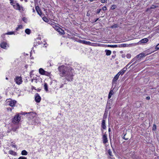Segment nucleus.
Segmentation results:
<instances>
[{"instance_id": "1", "label": "nucleus", "mask_w": 159, "mask_h": 159, "mask_svg": "<svg viewBox=\"0 0 159 159\" xmlns=\"http://www.w3.org/2000/svg\"><path fill=\"white\" fill-rule=\"evenodd\" d=\"M61 76H66V78L68 81H72L73 79V69L71 68H69L67 67L61 66L58 67Z\"/></svg>"}, {"instance_id": "2", "label": "nucleus", "mask_w": 159, "mask_h": 159, "mask_svg": "<svg viewBox=\"0 0 159 159\" xmlns=\"http://www.w3.org/2000/svg\"><path fill=\"white\" fill-rule=\"evenodd\" d=\"M24 114H27V117L30 119L33 118L36 115V113L33 112H25L24 113Z\"/></svg>"}, {"instance_id": "3", "label": "nucleus", "mask_w": 159, "mask_h": 159, "mask_svg": "<svg viewBox=\"0 0 159 159\" xmlns=\"http://www.w3.org/2000/svg\"><path fill=\"white\" fill-rule=\"evenodd\" d=\"M20 120V118L19 117L18 114L16 115L12 119V122L14 123H18Z\"/></svg>"}, {"instance_id": "4", "label": "nucleus", "mask_w": 159, "mask_h": 159, "mask_svg": "<svg viewBox=\"0 0 159 159\" xmlns=\"http://www.w3.org/2000/svg\"><path fill=\"white\" fill-rule=\"evenodd\" d=\"M14 80L16 83L19 85L20 84L22 81L21 77L16 76Z\"/></svg>"}, {"instance_id": "5", "label": "nucleus", "mask_w": 159, "mask_h": 159, "mask_svg": "<svg viewBox=\"0 0 159 159\" xmlns=\"http://www.w3.org/2000/svg\"><path fill=\"white\" fill-rule=\"evenodd\" d=\"M41 98L39 94L38 93L36 94L35 95V100L37 102H39L41 101Z\"/></svg>"}, {"instance_id": "6", "label": "nucleus", "mask_w": 159, "mask_h": 159, "mask_svg": "<svg viewBox=\"0 0 159 159\" xmlns=\"http://www.w3.org/2000/svg\"><path fill=\"white\" fill-rule=\"evenodd\" d=\"M16 101H10L7 102V103L11 107H13L16 103Z\"/></svg>"}, {"instance_id": "7", "label": "nucleus", "mask_w": 159, "mask_h": 159, "mask_svg": "<svg viewBox=\"0 0 159 159\" xmlns=\"http://www.w3.org/2000/svg\"><path fill=\"white\" fill-rule=\"evenodd\" d=\"M103 143L104 144L106 143L108 141L107 138V135L106 134H105L103 135Z\"/></svg>"}, {"instance_id": "8", "label": "nucleus", "mask_w": 159, "mask_h": 159, "mask_svg": "<svg viewBox=\"0 0 159 159\" xmlns=\"http://www.w3.org/2000/svg\"><path fill=\"white\" fill-rule=\"evenodd\" d=\"M145 55L144 53H141L137 55L135 57L136 59L137 60L138 58H142L143 57H145Z\"/></svg>"}, {"instance_id": "9", "label": "nucleus", "mask_w": 159, "mask_h": 159, "mask_svg": "<svg viewBox=\"0 0 159 159\" xmlns=\"http://www.w3.org/2000/svg\"><path fill=\"white\" fill-rule=\"evenodd\" d=\"M7 45V43L3 42L0 44V47L2 48L5 49L6 47V45Z\"/></svg>"}, {"instance_id": "10", "label": "nucleus", "mask_w": 159, "mask_h": 159, "mask_svg": "<svg viewBox=\"0 0 159 159\" xmlns=\"http://www.w3.org/2000/svg\"><path fill=\"white\" fill-rule=\"evenodd\" d=\"M101 126L103 129H105L106 126L105 125V120L103 119L102 121Z\"/></svg>"}, {"instance_id": "11", "label": "nucleus", "mask_w": 159, "mask_h": 159, "mask_svg": "<svg viewBox=\"0 0 159 159\" xmlns=\"http://www.w3.org/2000/svg\"><path fill=\"white\" fill-rule=\"evenodd\" d=\"M148 41V40L147 38H144L141 40L139 42L141 43H145L147 42Z\"/></svg>"}, {"instance_id": "12", "label": "nucleus", "mask_w": 159, "mask_h": 159, "mask_svg": "<svg viewBox=\"0 0 159 159\" xmlns=\"http://www.w3.org/2000/svg\"><path fill=\"white\" fill-rule=\"evenodd\" d=\"M119 73L120 72H119L115 77H114V78L113 79V82H115V81H116L118 79V78H119V76L120 75V74H119Z\"/></svg>"}, {"instance_id": "13", "label": "nucleus", "mask_w": 159, "mask_h": 159, "mask_svg": "<svg viewBox=\"0 0 159 159\" xmlns=\"http://www.w3.org/2000/svg\"><path fill=\"white\" fill-rule=\"evenodd\" d=\"M126 69L127 68L124 67L119 72H120L119 74L121 75H123L126 71Z\"/></svg>"}, {"instance_id": "14", "label": "nucleus", "mask_w": 159, "mask_h": 159, "mask_svg": "<svg viewBox=\"0 0 159 159\" xmlns=\"http://www.w3.org/2000/svg\"><path fill=\"white\" fill-rule=\"evenodd\" d=\"M45 71L42 68H40L39 70V73L41 75H44L45 74Z\"/></svg>"}, {"instance_id": "15", "label": "nucleus", "mask_w": 159, "mask_h": 159, "mask_svg": "<svg viewBox=\"0 0 159 159\" xmlns=\"http://www.w3.org/2000/svg\"><path fill=\"white\" fill-rule=\"evenodd\" d=\"M36 9V11L37 12H38V14L39 15H41V12L40 10L39 9V6H37L35 7Z\"/></svg>"}, {"instance_id": "16", "label": "nucleus", "mask_w": 159, "mask_h": 159, "mask_svg": "<svg viewBox=\"0 0 159 159\" xmlns=\"http://www.w3.org/2000/svg\"><path fill=\"white\" fill-rule=\"evenodd\" d=\"M113 93H114V92H113V90H111L109 93V94L108 95V98L109 99L111 97V96L113 94Z\"/></svg>"}, {"instance_id": "17", "label": "nucleus", "mask_w": 159, "mask_h": 159, "mask_svg": "<svg viewBox=\"0 0 159 159\" xmlns=\"http://www.w3.org/2000/svg\"><path fill=\"white\" fill-rule=\"evenodd\" d=\"M105 52H106V54L107 55L109 56L110 55L111 53V52L109 50H106Z\"/></svg>"}, {"instance_id": "18", "label": "nucleus", "mask_w": 159, "mask_h": 159, "mask_svg": "<svg viewBox=\"0 0 159 159\" xmlns=\"http://www.w3.org/2000/svg\"><path fill=\"white\" fill-rule=\"evenodd\" d=\"M25 33L28 34H29L31 33V30L29 29H27L25 30Z\"/></svg>"}, {"instance_id": "19", "label": "nucleus", "mask_w": 159, "mask_h": 159, "mask_svg": "<svg viewBox=\"0 0 159 159\" xmlns=\"http://www.w3.org/2000/svg\"><path fill=\"white\" fill-rule=\"evenodd\" d=\"M28 154V152L25 150H24L21 152V154L23 155H26Z\"/></svg>"}, {"instance_id": "20", "label": "nucleus", "mask_w": 159, "mask_h": 159, "mask_svg": "<svg viewBox=\"0 0 159 159\" xmlns=\"http://www.w3.org/2000/svg\"><path fill=\"white\" fill-rule=\"evenodd\" d=\"M39 120L37 119H35V121L34 122L32 123V125H36V124H38V123H39Z\"/></svg>"}, {"instance_id": "21", "label": "nucleus", "mask_w": 159, "mask_h": 159, "mask_svg": "<svg viewBox=\"0 0 159 159\" xmlns=\"http://www.w3.org/2000/svg\"><path fill=\"white\" fill-rule=\"evenodd\" d=\"M44 89L46 91H48V88L47 84L46 83H45L44 84Z\"/></svg>"}, {"instance_id": "22", "label": "nucleus", "mask_w": 159, "mask_h": 159, "mask_svg": "<svg viewBox=\"0 0 159 159\" xmlns=\"http://www.w3.org/2000/svg\"><path fill=\"white\" fill-rule=\"evenodd\" d=\"M118 27V25L117 24H115L114 25H112L111 27V28H116Z\"/></svg>"}, {"instance_id": "23", "label": "nucleus", "mask_w": 159, "mask_h": 159, "mask_svg": "<svg viewBox=\"0 0 159 159\" xmlns=\"http://www.w3.org/2000/svg\"><path fill=\"white\" fill-rule=\"evenodd\" d=\"M43 19L44 21L46 22H47L49 21L48 19L45 16H44L43 18Z\"/></svg>"}, {"instance_id": "24", "label": "nucleus", "mask_w": 159, "mask_h": 159, "mask_svg": "<svg viewBox=\"0 0 159 159\" xmlns=\"http://www.w3.org/2000/svg\"><path fill=\"white\" fill-rule=\"evenodd\" d=\"M108 47H111V48H116L118 47V46L117 45H108Z\"/></svg>"}, {"instance_id": "25", "label": "nucleus", "mask_w": 159, "mask_h": 159, "mask_svg": "<svg viewBox=\"0 0 159 159\" xmlns=\"http://www.w3.org/2000/svg\"><path fill=\"white\" fill-rule=\"evenodd\" d=\"M9 153L13 155H15L16 153L13 151L10 150L9 151Z\"/></svg>"}, {"instance_id": "26", "label": "nucleus", "mask_w": 159, "mask_h": 159, "mask_svg": "<svg viewBox=\"0 0 159 159\" xmlns=\"http://www.w3.org/2000/svg\"><path fill=\"white\" fill-rule=\"evenodd\" d=\"M137 59H136V58L135 57L129 63V64H130L131 63H132L133 62H134V61H136L137 60Z\"/></svg>"}, {"instance_id": "27", "label": "nucleus", "mask_w": 159, "mask_h": 159, "mask_svg": "<svg viewBox=\"0 0 159 159\" xmlns=\"http://www.w3.org/2000/svg\"><path fill=\"white\" fill-rule=\"evenodd\" d=\"M16 9H18L19 10H20V5L18 3H16Z\"/></svg>"}, {"instance_id": "28", "label": "nucleus", "mask_w": 159, "mask_h": 159, "mask_svg": "<svg viewBox=\"0 0 159 159\" xmlns=\"http://www.w3.org/2000/svg\"><path fill=\"white\" fill-rule=\"evenodd\" d=\"M82 43H84V44H89V43H90L89 42H87V41H86L85 40H83L82 41Z\"/></svg>"}, {"instance_id": "29", "label": "nucleus", "mask_w": 159, "mask_h": 159, "mask_svg": "<svg viewBox=\"0 0 159 159\" xmlns=\"http://www.w3.org/2000/svg\"><path fill=\"white\" fill-rule=\"evenodd\" d=\"M126 134H125L123 138L125 140H127L129 138L126 136Z\"/></svg>"}, {"instance_id": "30", "label": "nucleus", "mask_w": 159, "mask_h": 159, "mask_svg": "<svg viewBox=\"0 0 159 159\" xmlns=\"http://www.w3.org/2000/svg\"><path fill=\"white\" fill-rule=\"evenodd\" d=\"M156 129V125L155 124H153V127L152 128V130L154 131H155Z\"/></svg>"}, {"instance_id": "31", "label": "nucleus", "mask_w": 159, "mask_h": 159, "mask_svg": "<svg viewBox=\"0 0 159 159\" xmlns=\"http://www.w3.org/2000/svg\"><path fill=\"white\" fill-rule=\"evenodd\" d=\"M14 34V32H8L7 33H6V34Z\"/></svg>"}, {"instance_id": "32", "label": "nucleus", "mask_w": 159, "mask_h": 159, "mask_svg": "<svg viewBox=\"0 0 159 159\" xmlns=\"http://www.w3.org/2000/svg\"><path fill=\"white\" fill-rule=\"evenodd\" d=\"M157 6H156L155 5H152V6L150 7V9H154L156 7H157Z\"/></svg>"}, {"instance_id": "33", "label": "nucleus", "mask_w": 159, "mask_h": 159, "mask_svg": "<svg viewBox=\"0 0 159 159\" xmlns=\"http://www.w3.org/2000/svg\"><path fill=\"white\" fill-rule=\"evenodd\" d=\"M131 55L130 54H128L126 55V57L128 58H130L131 57Z\"/></svg>"}, {"instance_id": "34", "label": "nucleus", "mask_w": 159, "mask_h": 159, "mask_svg": "<svg viewBox=\"0 0 159 159\" xmlns=\"http://www.w3.org/2000/svg\"><path fill=\"white\" fill-rule=\"evenodd\" d=\"M50 75V74L47 72H46V71H45V74H44V75H47V76H49Z\"/></svg>"}, {"instance_id": "35", "label": "nucleus", "mask_w": 159, "mask_h": 159, "mask_svg": "<svg viewBox=\"0 0 159 159\" xmlns=\"http://www.w3.org/2000/svg\"><path fill=\"white\" fill-rule=\"evenodd\" d=\"M59 31L60 33H61V34H63L62 33H64V31L61 29H60V30H59Z\"/></svg>"}, {"instance_id": "36", "label": "nucleus", "mask_w": 159, "mask_h": 159, "mask_svg": "<svg viewBox=\"0 0 159 159\" xmlns=\"http://www.w3.org/2000/svg\"><path fill=\"white\" fill-rule=\"evenodd\" d=\"M18 159H27V158L25 157H20Z\"/></svg>"}, {"instance_id": "37", "label": "nucleus", "mask_w": 159, "mask_h": 159, "mask_svg": "<svg viewBox=\"0 0 159 159\" xmlns=\"http://www.w3.org/2000/svg\"><path fill=\"white\" fill-rule=\"evenodd\" d=\"M156 49H157V50L159 49V44H158L156 46Z\"/></svg>"}, {"instance_id": "38", "label": "nucleus", "mask_w": 159, "mask_h": 159, "mask_svg": "<svg viewBox=\"0 0 159 159\" xmlns=\"http://www.w3.org/2000/svg\"><path fill=\"white\" fill-rule=\"evenodd\" d=\"M102 9L104 10V11H105V10H106L107 9V7H106L105 6H104L102 8Z\"/></svg>"}, {"instance_id": "39", "label": "nucleus", "mask_w": 159, "mask_h": 159, "mask_svg": "<svg viewBox=\"0 0 159 159\" xmlns=\"http://www.w3.org/2000/svg\"><path fill=\"white\" fill-rule=\"evenodd\" d=\"M116 6L115 5H113L111 7V9H114L116 8Z\"/></svg>"}, {"instance_id": "40", "label": "nucleus", "mask_w": 159, "mask_h": 159, "mask_svg": "<svg viewBox=\"0 0 159 159\" xmlns=\"http://www.w3.org/2000/svg\"><path fill=\"white\" fill-rule=\"evenodd\" d=\"M17 129V128H13L12 129V130L14 131H15L16 129Z\"/></svg>"}, {"instance_id": "41", "label": "nucleus", "mask_w": 159, "mask_h": 159, "mask_svg": "<svg viewBox=\"0 0 159 159\" xmlns=\"http://www.w3.org/2000/svg\"><path fill=\"white\" fill-rule=\"evenodd\" d=\"M101 11V9H98L97 11V13L98 14L99 13H100V12Z\"/></svg>"}, {"instance_id": "42", "label": "nucleus", "mask_w": 159, "mask_h": 159, "mask_svg": "<svg viewBox=\"0 0 159 159\" xmlns=\"http://www.w3.org/2000/svg\"><path fill=\"white\" fill-rule=\"evenodd\" d=\"M11 1L10 2L11 4V5H13V0H10Z\"/></svg>"}, {"instance_id": "43", "label": "nucleus", "mask_w": 159, "mask_h": 159, "mask_svg": "<svg viewBox=\"0 0 159 159\" xmlns=\"http://www.w3.org/2000/svg\"><path fill=\"white\" fill-rule=\"evenodd\" d=\"M26 20V19L25 17H23L22 19L23 20V21H24V22H25V20Z\"/></svg>"}, {"instance_id": "44", "label": "nucleus", "mask_w": 159, "mask_h": 159, "mask_svg": "<svg viewBox=\"0 0 159 159\" xmlns=\"http://www.w3.org/2000/svg\"><path fill=\"white\" fill-rule=\"evenodd\" d=\"M18 26L19 29H21L22 28V25H18Z\"/></svg>"}, {"instance_id": "45", "label": "nucleus", "mask_w": 159, "mask_h": 159, "mask_svg": "<svg viewBox=\"0 0 159 159\" xmlns=\"http://www.w3.org/2000/svg\"><path fill=\"white\" fill-rule=\"evenodd\" d=\"M146 99L149 100L150 99V97L149 96H147L146 98Z\"/></svg>"}, {"instance_id": "46", "label": "nucleus", "mask_w": 159, "mask_h": 159, "mask_svg": "<svg viewBox=\"0 0 159 159\" xmlns=\"http://www.w3.org/2000/svg\"><path fill=\"white\" fill-rule=\"evenodd\" d=\"M111 151L110 150H108V153L110 155V156H111Z\"/></svg>"}, {"instance_id": "47", "label": "nucleus", "mask_w": 159, "mask_h": 159, "mask_svg": "<svg viewBox=\"0 0 159 159\" xmlns=\"http://www.w3.org/2000/svg\"><path fill=\"white\" fill-rule=\"evenodd\" d=\"M106 116H106L105 114H104V117L103 118V119L104 120L106 118Z\"/></svg>"}, {"instance_id": "48", "label": "nucleus", "mask_w": 159, "mask_h": 159, "mask_svg": "<svg viewBox=\"0 0 159 159\" xmlns=\"http://www.w3.org/2000/svg\"><path fill=\"white\" fill-rule=\"evenodd\" d=\"M101 2L102 3H105V1L104 0H101Z\"/></svg>"}, {"instance_id": "49", "label": "nucleus", "mask_w": 159, "mask_h": 159, "mask_svg": "<svg viewBox=\"0 0 159 159\" xmlns=\"http://www.w3.org/2000/svg\"><path fill=\"white\" fill-rule=\"evenodd\" d=\"M99 19V18H98L95 21H94V22H97V21Z\"/></svg>"}, {"instance_id": "50", "label": "nucleus", "mask_w": 159, "mask_h": 159, "mask_svg": "<svg viewBox=\"0 0 159 159\" xmlns=\"http://www.w3.org/2000/svg\"><path fill=\"white\" fill-rule=\"evenodd\" d=\"M19 29V27H18L16 28V30H18Z\"/></svg>"}, {"instance_id": "51", "label": "nucleus", "mask_w": 159, "mask_h": 159, "mask_svg": "<svg viewBox=\"0 0 159 159\" xmlns=\"http://www.w3.org/2000/svg\"><path fill=\"white\" fill-rule=\"evenodd\" d=\"M7 109H8V110H9H9H10L11 111L12 110L11 108H7Z\"/></svg>"}, {"instance_id": "52", "label": "nucleus", "mask_w": 159, "mask_h": 159, "mask_svg": "<svg viewBox=\"0 0 159 159\" xmlns=\"http://www.w3.org/2000/svg\"><path fill=\"white\" fill-rule=\"evenodd\" d=\"M108 131H109V132H110L111 131V129L109 128V129H108Z\"/></svg>"}, {"instance_id": "53", "label": "nucleus", "mask_w": 159, "mask_h": 159, "mask_svg": "<svg viewBox=\"0 0 159 159\" xmlns=\"http://www.w3.org/2000/svg\"><path fill=\"white\" fill-rule=\"evenodd\" d=\"M12 146L14 147H16V145H12Z\"/></svg>"}, {"instance_id": "54", "label": "nucleus", "mask_w": 159, "mask_h": 159, "mask_svg": "<svg viewBox=\"0 0 159 159\" xmlns=\"http://www.w3.org/2000/svg\"><path fill=\"white\" fill-rule=\"evenodd\" d=\"M105 0V2L107 3V0Z\"/></svg>"}, {"instance_id": "55", "label": "nucleus", "mask_w": 159, "mask_h": 159, "mask_svg": "<svg viewBox=\"0 0 159 159\" xmlns=\"http://www.w3.org/2000/svg\"><path fill=\"white\" fill-rule=\"evenodd\" d=\"M87 16H89V14L88 13H87Z\"/></svg>"}, {"instance_id": "56", "label": "nucleus", "mask_w": 159, "mask_h": 159, "mask_svg": "<svg viewBox=\"0 0 159 159\" xmlns=\"http://www.w3.org/2000/svg\"><path fill=\"white\" fill-rule=\"evenodd\" d=\"M90 0V2H92L94 0Z\"/></svg>"}, {"instance_id": "57", "label": "nucleus", "mask_w": 159, "mask_h": 159, "mask_svg": "<svg viewBox=\"0 0 159 159\" xmlns=\"http://www.w3.org/2000/svg\"><path fill=\"white\" fill-rule=\"evenodd\" d=\"M33 80H33V79H32L31 80V82H33Z\"/></svg>"}, {"instance_id": "58", "label": "nucleus", "mask_w": 159, "mask_h": 159, "mask_svg": "<svg viewBox=\"0 0 159 159\" xmlns=\"http://www.w3.org/2000/svg\"><path fill=\"white\" fill-rule=\"evenodd\" d=\"M129 64H128V65H126V67H127L128 66H129Z\"/></svg>"}, {"instance_id": "59", "label": "nucleus", "mask_w": 159, "mask_h": 159, "mask_svg": "<svg viewBox=\"0 0 159 159\" xmlns=\"http://www.w3.org/2000/svg\"><path fill=\"white\" fill-rule=\"evenodd\" d=\"M135 63V62H134V63H133V64L131 66H132V65H133Z\"/></svg>"}, {"instance_id": "60", "label": "nucleus", "mask_w": 159, "mask_h": 159, "mask_svg": "<svg viewBox=\"0 0 159 159\" xmlns=\"http://www.w3.org/2000/svg\"><path fill=\"white\" fill-rule=\"evenodd\" d=\"M6 80H7L8 79V78L7 77H6Z\"/></svg>"}, {"instance_id": "61", "label": "nucleus", "mask_w": 159, "mask_h": 159, "mask_svg": "<svg viewBox=\"0 0 159 159\" xmlns=\"http://www.w3.org/2000/svg\"><path fill=\"white\" fill-rule=\"evenodd\" d=\"M75 2H76V0H73Z\"/></svg>"}, {"instance_id": "62", "label": "nucleus", "mask_w": 159, "mask_h": 159, "mask_svg": "<svg viewBox=\"0 0 159 159\" xmlns=\"http://www.w3.org/2000/svg\"><path fill=\"white\" fill-rule=\"evenodd\" d=\"M33 11H34V9H33Z\"/></svg>"}]
</instances>
